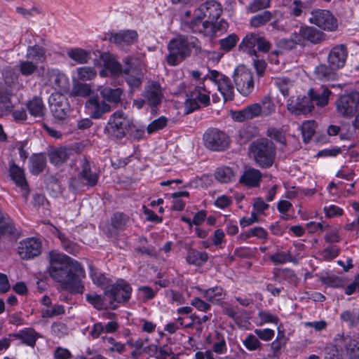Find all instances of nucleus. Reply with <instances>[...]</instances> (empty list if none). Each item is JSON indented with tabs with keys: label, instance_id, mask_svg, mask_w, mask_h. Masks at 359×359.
<instances>
[{
	"label": "nucleus",
	"instance_id": "13",
	"mask_svg": "<svg viewBox=\"0 0 359 359\" xmlns=\"http://www.w3.org/2000/svg\"><path fill=\"white\" fill-rule=\"evenodd\" d=\"M142 96L146 100L147 104L151 107L152 112H156L154 108L161 103L163 97L162 88L158 83L149 82L145 86Z\"/></svg>",
	"mask_w": 359,
	"mask_h": 359
},
{
	"label": "nucleus",
	"instance_id": "59",
	"mask_svg": "<svg viewBox=\"0 0 359 359\" xmlns=\"http://www.w3.org/2000/svg\"><path fill=\"white\" fill-rule=\"evenodd\" d=\"M37 69V64L27 60L20 61L19 63V70L23 76H30Z\"/></svg>",
	"mask_w": 359,
	"mask_h": 359
},
{
	"label": "nucleus",
	"instance_id": "1",
	"mask_svg": "<svg viewBox=\"0 0 359 359\" xmlns=\"http://www.w3.org/2000/svg\"><path fill=\"white\" fill-rule=\"evenodd\" d=\"M48 258V271L51 278L59 283L65 290L82 294L84 285L81 279L85 277V271L81 264L57 251H50Z\"/></svg>",
	"mask_w": 359,
	"mask_h": 359
},
{
	"label": "nucleus",
	"instance_id": "18",
	"mask_svg": "<svg viewBox=\"0 0 359 359\" xmlns=\"http://www.w3.org/2000/svg\"><path fill=\"white\" fill-rule=\"evenodd\" d=\"M129 59L126 60L127 67L123 69V74L126 75V81L132 90L138 89L142 81V70L133 65L129 64Z\"/></svg>",
	"mask_w": 359,
	"mask_h": 359
},
{
	"label": "nucleus",
	"instance_id": "61",
	"mask_svg": "<svg viewBox=\"0 0 359 359\" xmlns=\"http://www.w3.org/2000/svg\"><path fill=\"white\" fill-rule=\"evenodd\" d=\"M86 299L88 303L92 304L95 309L101 310L107 307L104 300L100 295L97 294H87Z\"/></svg>",
	"mask_w": 359,
	"mask_h": 359
},
{
	"label": "nucleus",
	"instance_id": "41",
	"mask_svg": "<svg viewBox=\"0 0 359 359\" xmlns=\"http://www.w3.org/2000/svg\"><path fill=\"white\" fill-rule=\"evenodd\" d=\"M4 82L0 83L8 89L13 90H19L22 88V84L18 82V75L11 70H6L4 74Z\"/></svg>",
	"mask_w": 359,
	"mask_h": 359
},
{
	"label": "nucleus",
	"instance_id": "19",
	"mask_svg": "<svg viewBox=\"0 0 359 359\" xmlns=\"http://www.w3.org/2000/svg\"><path fill=\"white\" fill-rule=\"evenodd\" d=\"M183 29L186 32H192L203 34L205 36L215 38L218 36V32L221 31L222 24H184Z\"/></svg>",
	"mask_w": 359,
	"mask_h": 359
},
{
	"label": "nucleus",
	"instance_id": "42",
	"mask_svg": "<svg viewBox=\"0 0 359 359\" xmlns=\"http://www.w3.org/2000/svg\"><path fill=\"white\" fill-rule=\"evenodd\" d=\"M215 177L221 183H229L235 178V172L229 166L219 167L215 172Z\"/></svg>",
	"mask_w": 359,
	"mask_h": 359
},
{
	"label": "nucleus",
	"instance_id": "15",
	"mask_svg": "<svg viewBox=\"0 0 359 359\" xmlns=\"http://www.w3.org/2000/svg\"><path fill=\"white\" fill-rule=\"evenodd\" d=\"M41 252V245L36 238H27L21 241L18 245V254L23 259H30Z\"/></svg>",
	"mask_w": 359,
	"mask_h": 359
},
{
	"label": "nucleus",
	"instance_id": "6",
	"mask_svg": "<svg viewBox=\"0 0 359 359\" xmlns=\"http://www.w3.org/2000/svg\"><path fill=\"white\" fill-rule=\"evenodd\" d=\"M337 351H345L350 359L359 358V335L356 334H337L334 338Z\"/></svg>",
	"mask_w": 359,
	"mask_h": 359
},
{
	"label": "nucleus",
	"instance_id": "29",
	"mask_svg": "<svg viewBox=\"0 0 359 359\" xmlns=\"http://www.w3.org/2000/svg\"><path fill=\"white\" fill-rule=\"evenodd\" d=\"M10 175L16 185L23 190V196L27 198L28 196L27 182L25 177L23 170L14 163L10 165Z\"/></svg>",
	"mask_w": 359,
	"mask_h": 359
},
{
	"label": "nucleus",
	"instance_id": "24",
	"mask_svg": "<svg viewBox=\"0 0 359 359\" xmlns=\"http://www.w3.org/2000/svg\"><path fill=\"white\" fill-rule=\"evenodd\" d=\"M262 175L259 170L248 167L245 168L241 176L239 182L250 187H256L259 185Z\"/></svg>",
	"mask_w": 359,
	"mask_h": 359
},
{
	"label": "nucleus",
	"instance_id": "52",
	"mask_svg": "<svg viewBox=\"0 0 359 359\" xmlns=\"http://www.w3.org/2000/svg\"><path fill=\"white\" fill-rule=\"evenodd\" d=\"M258 104L261 109V117H267L276 111V105L268 96L264 97Z\"/></svg>",
	"mask_w": 359,
	"mask_h": 359
},
{
	"label": "nucleus",
	"instance_id": "46",
	"mask_svg": "<svg viewBox=\"0 0 359 359\" xmlns=\"http://www.w3.org/2000/svg\"><path fill=\"white\" fill-rule=\"evenodd\" d=\"M336 69L331 65H320L316 67L315 74L316 77L322 81L333 80L335 77Z\"/></svg>",
	"mask_w": 359,
	"mask_h": 359
},
{
	"label": "nucleus",
	"instance_id": "39",
	"mask_svg": "<svg viewBox=\"0 0 359 359\" xmlns=\"http://www.w3.org/2000/svg\"><path fill=\"white\" fill-rule=\"evenodd\" d=\"M30 172L35 175H39L43 171L46 165V158L44 154H33L30 158Z\"/></svg>",
	"mask_w": 359,
	"mask_h": 359
},
{
	"label": "nucleus",
	"instance_id": "34",
	"mask_svg": "<svg viewBox=\"0 0 359 359\" xmlns=\"http://www.w3.org/2000/svg\"><path fill=\"white\" fill-rule=\"evenodd\" d=\"M123 93V90L121 88H112L110 87H104L100 90V95L102 100L115 105L121 102Z\"/></svg>",
	"mask_w": 359,
	"mask_h": 359
},
{
	"label": "nucleus",
	"instance_id": "16",
	"mask_svg": "<svg viewBox=\"0 0 359 359\" xmlns=\"http://www.w3.org/2000/svg\"><path fill=\"white\" fill-rule=\"evenodd\" d=\"M50 110L55 118L64 120L69 111V105L67 99L60 93L52 96L50 101Z\"/></svg>",
	"mask_w": 359,
	"mask_h": 359
},
{
	"label": "nucleus",
	"instance_id": "44",
	"mask_svg": "<svg viewBox=\"0 0 359 359\" xmlns=\"http://www.w3.org/2000/svg\"><path fill=\"white\" fill-rule=\"evenodd\" d=\"M67 55L79 64H85L90 58V52L80 48H74L67 51Z\"/></svg>",
	"mask_w": 359,
	"mask_h": 359
},
{
	"label": "nucleus",
	"instance_id": "22",
	"mask_svg": "<svg viewBox=\"0 0 359 359\" xmlns=\"http://www.w3.org/2000/svg\"><path fill=\"white\" fill-rule=\"evenodd\" d=\"M47 76L48 83L55 90L65 91L68 88V77L58 69L48 70Z\"/></svg>",
	"mask_w": 359,
	"mask_h": 359
},
{
	"label": "nucleus",
	"instance_id": "27",
	"mask_svg": "<svg viewBox=\"0 0 359 359\" xmlns=\"http://www.w3.org/2000/svg\"><path fill=\"white\" fill-rule=\"evenodd\" d=\"M137 38V34L134 30H123L111 34L109 41L120 45H130L133 43Z\"/></svg>",
	"mask_w": 359,
	"mask_h": 359
},
{
	"label": "nucleus",
	"instance_id": "21",
	"mask_svg": "<svg viewBox=\"0 0 359 359\" xmlns=\"http://www.w3.org/2000/svg\"><path fill=\"white\" fill-rule=\"evenodd\" d=\"M302 42L304 40L310 41L312 43H318L325 39V34L320 30V27L302 26L299 29V35Z\"/></svg>",
	"mask_w": 359,
	"mask_h": 359
},
{
	"label": "nucleus",
	"instance_id": "38",
	"mask_svg": "<svg viewBox=\"0 0 359 359\" xmlns=\"http://www.w3.org/2000/svg\"><path fill=\"white\" fill-rule=\"evenodd\" d=\"M16 229L11 217L0 211V237L15 234Z\"/></svg>",
	"mask_w": 359,
	"mask_h": 359
},
{
	"label": "nucleus",
	"instance_id": "58",
	"mask_svg": "<svg viewBox=\"0 0 359 359\" xmlns=\"http://www.w3.org/2000/svg\"><path fill=\"white\" fill-rule=\"evenodd\" d=\"M238 39V36L234 34H231L227 37L221 39L219 41L221 49L226 52L230 51L236 46Z\"/></svg>",
	"mask_w": 359,
	"mask_h": 359
},
{
	"label": "nucleus",
	"instance_id": "14",
	"mask_svg": "<svg viewBox=\"0 0 359 359\" xmlns=\"http://www.w3.org/2000/svg\"><path fill=\"white\" fill-rule=\"evenodd\" d=\"M85 107L89 116L94 119L101 118L103 114L111 111V106L97 96L88 99L86 102Z\"/></svg>",
	"mask_w": 359,
	"mask_h": 359
},
{
	"label": "nucleus",
	"instance_id": "9",
	"mask_svg": "<svg viewBox=\"0 0 359 359\" xmlns=\"http://www.w3.org/2000/svg\"><path fill=\"white\" fill-rule=\"evenodd\" d=\"M238 91L244 96L249 95L254 89L252 73L245 66L237 67L233 75Z\"/></svg>",
	"mask_w": 359,
	"mask_h": 359
},
{
	"label": "nucleus",
	"instance_id": "64",
	"mask_svg": "<svg viewBox=\"0 0 359 359\" xmlns=\"http://www.w3.org/2000/svg\"><path fill=\"white\" fill-rule=\"evenodd\" d=\"M339 254V248L337 245H330L325 248L321 255L326 260H331L336 258Z\"/></svg>",
	"mask_w": 359,
	"mask_h": 359
},
{
	"label": "nucleus",
	"instance_id": "30",
	"mask_svg": "<svg viewBox=\"0 0 359 359\" xmlns=\"http://www.w3.org/2000/svg\"><path fill=\"white\" fill-rule=\"evenodd\" d=\"M332 92L330 90L324 86H321L318 89H310L309 95H310L313 103L320 107H324L327 104L330 96Z\"/></svg>",
	"mask_w": 359,
	"mask_h": 359
},
{
	"label": "nucleus",
	"instance_id": "31",
	"mask_svg": "<svg viewBox=\"0 0 359 359\" xmlns=\"http://www.w3.org/2000/svg\"><path fill=\"white\" fill-rule=\"evenodd\" d=\"M13 92L11 89H8L4 85L0 84V111L1 115L10 114L13 109L11 100Z\"/></svg>",
	"mask_w": 359,
	"mask_h": 359
},
{
	"label": "nucleus",
	"instance_id": "49",
	"mask_svg": "<svg viewBox=\"0 0 359 359\" xmlns=\"http://www.w3.org/2000/svg\"><path fill=\"white\" fill-rule=\"evenodd\" d=\"M310 22H333L336 19L327 10H316L312 12Z\"/></svg>",
	"mask_w": 359,
	"mask_h": 359
},
{
	"label": "nucleus",
	"instance_id": "60",
	"mask_svg": "<svg viewBox=\"0 0 359 359\" xmlns=\"http://www.w3.org/2000/svg\"><path fill=\"white\" fill-rule=\"evenodd\" d=\"M128 220L129 218L126 215L116 212L111 218V224L115 229L121 230L125 229Z\"/></svg>",
	"mask_w": 359,
	"mask_h": 359
},
{
	"label": "nucleus",
	"instance_id": "17",
	"mask_svg": "<svg viewBox=\"0 0 359 359\" xmlns=\"http://www.w3.org/2000/svg\"><path fill=\"white\" fill-rule=\"evenodd\" d=\"M348 55V50L344 44H339L333 47L328 55V63L336 70L342 68Z\"/></svg>",
	"mask_w": 359,
	"mask_h": 359
},
{
	"label": "nucleus",
	"instance_id": "33",
	"mask_svg": "<svg viewBox=\"0 0 359 359\" xmlns=\"http://www.w3.org/2000/svg\"><path fill=\"white\" fill-rule=\"evenodd\" d=\"M217 86L225 102L231 101L233 99L234 87L228 76H222Z\"/></svg>",
	"mask_w": 359,
	"mask_h": 359
},
{
	"label": "nucleus",
	"instance_id": "63",
	"mask_svg": "<svg viewBox=\"0 0 359 359\" xmlns=\"http://www.w3.org/2000/svg\"><path fill=\"white\" fill-rule=\"evenodd\" d=\"M276 84L284 96L289 95L290 88L292 86V81L289 79L285 77L277 78Z\"/></svg>",
	"mask_w": 359,
	"mask_h": 359
},
{
	"label": "nucleus",
	"instance_id": "55",
	"mask_svg": "<svg viewBox=\"0 0 359 359\" xmlns=\"http://www.w3.org/2000/svg\"><path fill=\"white\" fill-rule=\"evenodd\" d=\"M269 259L275 264H283L287 262H293L290 251L278 252L273 255H270Z\"/></svg>",
	"mask_w": 359,
	"mask_h": 359
},
{
	"label": "nucleus",
	"instance_id": "53",
	"mask_svg": "<svg viewBox=\"0 0 359 359\" xmlns=\"http://www.w3.org/2000/svg\"><path fill=\"white\" fill-rule=\"evenodd\" d=\"M257 318H259V322L257 323V325L259 326L266 323H273L275 325H278L279 323V318L276 315L272 314L266 311H259L257 313Z\"/></svg>",
	"mask_w": 359,
	"mask_h": 359
},
{
	"label": "nucleus",
	"instance_id": "48",
	"mask_svg": "<svg viewBox=\"0 0 359 359\" xmlns=\"http://www.w3.org/2000/svg\"><path fill=\"white\" fill-rule=\"evenodd\" d=\"M91 87L88 83L75 82L72 86L70 95L72 97H86L92 93Z\"/></svg>",
	"mask_w": 359,
	"mask_h": 359
},
{
	"label": "nucleus",
	"instance_id": "32",
	"mask_svg": "<svg viewBox=\"0 0 359 359\" xmlns=\"http://www.w3.org/2000/svg\"><path fill=\"white\" fill-rule=\"evenodd\" d=\"M258 34H248L238 46L240 50L246 52L252 57H257V51L255 49L257 43Z\"/></svg>",
	"mask_w": 359,
	"mask_h": 359
},
{
	"label": "nucleus",
	"instance_id": "5",
	"mask_svg": "<svg viewBox=\"0 0 359 359\" xmlns=\"http://www.w3.org/2000/svg\"><path fill=\"white\" fill-rule=\"evenodd\" d=\"M131 292V286L125 280H121L108 286L104 290V296L109 299L110 307L115 309L119 304L128 301Z\"/></svg>",
	"mask_w": 359,
	"mask_h": 359
},
{
	"label": "nucleus",
	"instance_id": "2",
	"mask_svg": "<svg viewBox=\"0 0 359 359\" xmlns=\"http://www.w3.org/2000/svg\"><path fill=\"white\" fill-rule=\"evenodd\" d=\"M196 39L194 37L179 35L170 41L168 45L169 54L167 62L171 66H176L186 57L190 56L192 48L196 46Z\"/></svg>",
	"mask_w": 359,
	"mask_h": 359
},
{
	"label": "nucleus",
	"instance_id": "28",
	"mask_svg": "<svg viewBox=\"0 0 359 359\" xmlns=\"http://www.w3.org/2000/svg\"><path fill=\"white\" fill-rule=\"evenodd\" d=\"M207 343L212 345V353L220 355L227 351L225 337L223 334L217 331L207 338Z\"/></svg>",
	"mask_w": 359,
	"mask_h": 359
},
{
	"label": "nucleus",
	"instance_id": "20",
	"mask_svg": "<svg viewBox=\"0 0 359 359\" xmlns=\"http://www.w3.org/2000/svg\"><path fill=\"white\" fill-rule=\"evenodd\" d=\"M195 288L206 301L213 304L222 303L226 295V292L220 286H215L205 290L202 289L199 286Z\"/></svg>",
	"mask_w": 359,
	"mask_h": 359
},
{
	"label": "nucleus",
	"instance_id": "56",
	"mask_svg": "<svg viewBox=\"0 0 359 359\" xmlns=\"http://www.w3.org/2000/svg\"><path fill=\"white\" fill-rule=\"evenodd\" d=\"M78 79L81 81L93 79L97 74L95 69L91 67H81L77 69Z\"/></svg>",
	"mask_w": 359,
	"mask_h": 359
},
{
	"label": "nucleus",
	"instance_id": "50",
	"mask_svg": "<svg viewBox=\"0 0 359 359\" xmlns=\"http://www.w3.org/2000/svg\"><path fill=\"white\" fill-rule=\"evenodd\" d=\"M317 123L314 121H306L302 126V134L304 142H308L312 138L316 132Z\"/></svg>",
	"mask_w": 359,
	"mask_h": 359
},
{
	"label": "nucleus",
	"instance_id": "11",
	"mask_svg": "<svg viewBox=\"0 0 359 359\" xmlns=\"http://www.w3.org/2000/svg\"><path fill=\"white\" fill-rule=\"evenodd\" d=\"M205 146L212 151H224L229 143L228 135L217 128H209L203 135Z\"/></svg>",
	"mask_w": 359,
	"mask_h": 359
},
{
	"label": "nucleus",
	"instance_id": "54",
	"mask_svg": "<svg viewBox=\"0 0 359 359\" xmlns=\"http://www.w3.org/2000/svg\"><path fill=\"white\" fill-rule=\"evenodd\" d=\"M298 44H302V40L297 34H294L291 39H282L278 42L280 48L287 50L294 48Z\"/></svg>",
	"mask_w": 359,
	"mask_h": 359
},
{
	"label": "nucleus",
	"instance_id": "25",
	"mask_svg": "<svg viewBox=\"0 0 359 359\" xmlns=\"http://www.w3.org/2000/svg\"><path fill=\"white\" fill-rule=\"evenodd\" d=\"M72 153L73 150L69 148L59 147L50 150L48 156L52 164L60 166L69 158Z\"/></svg>",
	"mask_w": 359,
	"mask_h": 359
},
{
	"label": "nucleus",
	"instance_id": "47",
	"mask_svg": "<svg viewBox=\"0 0 359 359\" xmlns=\"http://www.w3.org/2000/svg\"><path fill=\"white\" fill-rule=\"evenodd\" d=\"M65 313V306L55 304L50 306L43 308L41 311V316L43 318H52L57 316L63 315Z\"/></svg>",
	"mask_w": 359,
	"mask_h": 359
},
{
	"label": "nucleus",
	"instance_id": "37",
	"mask_svg": "<svg viewBox=\"0 0 359 359\" xmlns=\"http://www.w3.org/2000/svg\"><path fill=\"white\" fill-rule=\"evenodd\" d=\"M208 254L206 252L190 250L187 252L186 260L189 264L201 266L208 261Z\"/></svg>",
	"mask_w": 359,
	"mask_h": 359
},
{
	"label": "nucleus",
	"instance_id": "3",
	"mask_svg": "<svg viewBox=\"0 0 359 359\" xmlns=\"http://www.w3.org/2000/svg\"><path fill=\"white\" fill-rule=\"evenodd\" d=\"M250 151L256 163L262 168L271 167L275 159L276 148L268 139H258L250 146Z\"/></svg>",
	"mask_w": 359,
	"mask_h": 359
},
{
	"label": "nucleus",
	"instance_id": "62",
	"mask_svg": "<svg viewBox=\"0 0 359 359\" xmlns=\"http://www.w3.org/2000/svg\"><path fill=\"white\" fill-rule=\"evenodd\" d=\"M243 345L248 351H252L259 349L262 344L257 337L252 334H249L243 340Z\"/></svg>",
	"mask_w": 359,
	"mask_h": 359
},
{
	"label": "nucleus",
	"instance_id": "51",
	"mask_svg": "<svg viewBox=\"0 0 359 359\" xmlns=\"http://www.w3.org/2000/svg\"><path fill=\"white\" fill-rule=\"evenodd\" d=\"M104 62L105 69L110 72L111 76H118L123 73L124 68H122L121 65L114 58L108 57L104 59Z\"/></svg>",
	"mask_w": 359,
	"mask_h": 359
},
{
	"label": "nucleus",
	"instance_id": "40",
	"mask_svg": "<svg viewBox=\"0 0 359 359\" xmlns=\"http://www.w3.org/2000/svg\"><path fill=\"white\" fill-rule=\"evenodd\" d=\"M26 57L38 65L45 61L46 51L43 48L37 45L29 46L27 50Z\"/></svg>",
	"mask_w": 359,
	"mask_h": 359
},
{
	"label": "nucleus",
	"instance_id": "7",
	"mask_svg": "<svg viewBox=\"0 0 359 359\" xmlns=\"http://www.w3.org/2000/svg\"><path fill=\"white\" fill-rule=\"evenodd\" d=\"M222 13L220 4L215 1H208L201 4L194 11V20L202 22H217Z\"/></svg>",
	"mask_w": 359,
	"mask_h": 359
},
{
	"label": "nucleus",
	"instance_id": "26",
	"mask_svg": "<svg viewBox=\"0 0 359 359\" xmlns=\"http://www.w3.org/2000/svg\"><path fill=\"white\" fill-rule=\"evenodd\" d=\"M39 337L40 334L31 327H26L20 330L18 333L10 334V337L20 339L23 344L32 347L35 346L36 341Z\"/></svg>",
	"mask_w": 359,
	"mask_h": 359
},
{
	"label": "nucleus",
	"instance_id": "12",
	"mask_svg": "<svg viewBox=\"0 0 359 359\" xmlns=\"http://www.w3.org/2000/svg\"><path fill=\"white\" fill-rule=\"evenodd\" d=\"M314 108V104L310 95L291 97L287 100V109L292 114L299 116L310 113Z\"/></svg>",
	"mask_w": 359,
	"mask_h": 359
},
{
	"label": "nucleus",
	"instance_id": "35",
	"mask_svg": "<svg viewBox=\"0 0 359 359\" xmlns=\"http://www.w3.org/2000/svg\"><path fill=\"white\" fill-rule=\"evenodd\" d=\"M27 108L31 116L42 118L46 111V106L41 97H34L27 103Z\"/></svg>",
	"mask_w": 359,
	"mask_h": 359
},
{
	"label": "nucleus",
	"instance_id": "43",
	"mask_svg": "<svg viewBox=\"0 0 359 359\" xmlns=\"http://www.w3.org/2000/svg\"><path fill=\"white\" fill-rule=\"evenodd\" d=\"M210 93L205 89L203 83H200L195 87L194 90L190 92V95L194 99L204 105L208 106L210 104Z\"/></svg>",
	"mask_w": 359,
	"mask_h": 359
},
{
	"label": "nucleus",
	"instance_id": "45",
	"mask_svg": "<svg viewBox=\"0 0 359 359\" xmlns=\"http://www.w3.org/2000/svg\"><path fill=\"white\" fill-rule=\"evenodd\" d=\"M102 339L104 346L107 347L110 353H117L123 354L126 351V345L116 341L113 337H102Z\"/></svg>",
	"mask_w": 359,
	"mask_h": 359
},
{
	"label": "nucleus",
	"instance_id": "8",
	"mask_svg": "<svg viewBox=\"0 0 359 359\" xmlns=\"http://www.w3.org/2000/svg\"><path fill=\"white\" fill-rule=\"evenodd\" d=\"M336 109L344 118H351L356 112L359 105V93L352 91L341 95L335 102Z\"/></svg>",
	"mask_w": 359,
	"mask_h": 359
},
{
	"label": "nucleus",
	"instance_id": "10",
	"mask_svg": "<svg viewBox=\"0 0 359 359\" xmlns=\"http://www.w3.org/2000/svg\"><path fill=\"white\" fill-rule=\"evenodd\" d=\"M77 163L78 180L83 185L90 187L95 186L99 180V175L93 169V163L86 156L80 158Z\"/></svg>",
	"mask_w": 359,
	"mask_h": 359
},
{
	"label": "nucleus",
	"instance_id": "23",
	"mask_svg": "<svg viewBox=\"0 0 359 359\" xmlns=\"http://www.w3.org/2000/svg\"><path fill=\"white\" fill-rule=\"evenodd\" d=\"M259 116H261V109L258 103L250 104L242 110L235 111L233 114V118L239 122L250 120Z\"/></svg>",
	"mask_w": 359,
	"mask_h": 359
},
{
	"label": "nucleus",
	"instance_id": "4",
	"mask_svg": "<svg viewBox=\"0 0 359 359\" xmlns=\"http://www.w3.org/2000/svg\"><path fill=\"white\" fill-rule=\"evenodd\" d=\"M133 122L122 111L113 113L105 126V131L111 137L117 140L122 139L131 129Z\"/></svg>",
	"mask_w": 359,
	"mask_h": 359
},
{
	"label": "nucleus",
	"instance_id": "57",
	"mask_svg": "<svg viewBox=\"0 0 359 359\" xmlns=\"http://www.w3.org/2000/svg\"><path fill=\"white\" fill-rule=\"evenodd\" d=\"M167 123L168 119L162 116L151 122L147 127V131L149 134L154 133L163 129L167 126Z\"/></svg>",
	"mask_w": 359,
	"mask_h": 359
},
{
	"label": "nucleus",
	"instance_id": "36",
	"mask_svg": "<svg viewBox=\"0 0 359 359\" xmlns=\"http://www.w3.org/2000/svg\"><path fill=\"white\" fill-rule=\"evenodd\" d=\"M340 319L346 323L350 328L359 325V308H352L342 311Z\"/></svg>",
	"mask_w": 359,
	"mask_h": 359
}]
</instances>
